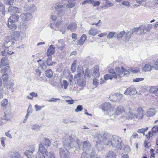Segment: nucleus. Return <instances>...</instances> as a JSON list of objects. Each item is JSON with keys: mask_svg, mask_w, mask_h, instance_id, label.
<instances>
[{"mask_svg": "<svg viewBox=\"0 0 158 158\" xmlns=\"http://www.w3.org/2000/svg\"><path fill=\"white\" fill-rule=\"evenodd\" d=\"M80 145L79 140L77 138H75L72 135L66 136L65 139L64 141L63 145L66 149V150L62 148L59 149V154L62 158H69L68 150L73 148H79Z\"/></svg>", "mask_w": 158, "mask_h": 158, "instance_id": "nucleus-1", "label": "nucleus"}, {"mask_svg": "<svg viewBox=\"0 0 158 158\" xmlns=\"http://www.w3.org/2000/svg\"><path fill=\"white\" fill-rule=\"evenodd\" d=\"M51 142L47 138H44L42 142L39 145L38 152L36 155L37 158H56L54 152H48L47 151L46 148L49 146Z\"/></svg>", "mask_w": 158, "mask_h": 158, "instance_id": "nucleus-2", "label": "nucleus"}, {"mask_svg": "<svg viewBox=\"0 0 158 158\" xmlns=\"http://www.w3.org/2000/svg\"><path fill=\"white\" fill-rule=\"evenodd\" d=\"M122 140L121 138L117 136H113L109 142L106 140L105 142L106 145H111L114 148L121 150L122 149Z\"/></svg>", "mask_w": 158, "mask_h": 158, "instance_id": "nucleus-3", "label": "nucleus"}, {"mask_svg": "<svg viewBox=\"0 0 158 158\" xmlns=\"http://www.w3.org/2000/svg\"><path fill=\"white\" fill-rule=\"evenodd\" d=\"M115 69L117 73H116L115 70L113 69H110L108 71L109 74H111L114 79H115L117 82L120 81L121 79V75L123 74V71L121 70V69L118 67L115 68Z\"/></svg>", "mask_w": 158, "mask_h": 158, "instance_id": "nucleus-4", "label": "nucleus"}, {"mask_svg": "<svg viewBox=\"0 0 158 158\" xmlns=\"http://www.w3.org/2000/svg\"><path fill=\"white\" fill-rule=\"evenodd\" d=\"M19 16L17 14L12 15L8 19V26L10 29H15L16 26L15 23L18 21Z\"/></svg>", "mask_w": 158, "mask_h": 158, "instance_id": "nucleus-5", "label": "nucleus"}, {"mask_svg": "<svg viewBox=\"0 0 158 158\" xmlns=\"http://www.w3.org/2000/svg\"><path fill=\"white\" fill-rule=\"evenodd\" d=\"M55 8L57 14L60 16H62L65 14L66 9L63 5L60 4L56 5Z\"/></svg>", "mask_w": 158, "mask_h": 158, "instance_id": "nucleus-6", "label": "nucleus"}, {"mask_svg": "<svg viewBox=\"0 0 158 158\" xmlns=\"http://www.w3.org/2000/svg\"><path fill=\"white\" fill-rule=\"evenodd\" d=\"M137 92L135 88L133 86L129 87L127 88L124 92V94L126 95H135L137 94Z\"/></svg>", "mask_w": 158, "mask_h": 158, "instance_id": "nucleus-7", "label": "nucleus"}, {"mask_svg": "<svg viewBox=\"0 0 158 158\" xmlns=\"http://www.w3.org/2000/svg\"><path fill=\"white\" fill-rule=\"evenodd\" d=\"M77 74L75 75L74 77V79L75 81H77V79H79V78L81 77L84 74V72L82 66H78L77 69Z\"/></svg>", "mask_w": 158, "mask_h": 158, "instance_id": "nucleus-8", "label": "nucleus"}, {"mask_svg": "<svg viewBox=\"0 0 158 158\" xmlns=\"http://www.w3.org/2000/svg\"><path fill=\"white\" fill-rule=\"evenodd\" d=\"M62 19H60L56 21H55L53 24L52 23L50 24L51 27L55 30H58L59 27L62 24Z\"/></svg>", "mask_w": 158, "mask_h": 158, "instance_id": "nucleus-9", "label": "nucleus"}, {"mask_svg": "<svg viewBox=\"0 0 158 158\" xmlns=\"http://www.w3.org/2000/svg\"><path fill=\"white\" fill-rule=\"evenodd\" d=\"M83 149L85 151L84 152L87 153L88 154H89V152L91 151V146L89 141H85L84 142Z\"/></svg>", "mask_w": 158, "mask_h": 158, "instance_id": "nucleus-10", "label": "nucleus"}, {"mask_svg": "<svg viewBox=\"0 0 158 158\" xmlns=\"http://www.w3.org/2000/svg\"><path fill=\"white\" fill-rule=\"evenodd\" d=\"M22 10L20 8H18L17 7L14 6H9L8 11L10 14H12L13 13H20L22 12Z\"/></svg>", "mask_w": 158, "mask_h": 158, "instance_id": "nucleus-11", "label": "nucleus"}, {"mask_svg": "<svg viewBox=\"0 0 158 158\" xmlns=\"http://www.w3.org/2000/svg\"><path fill=\"white\" fill-rule=\"evenodd\" d=\"M144 111L141 107L138 108L135 114V117L136 118L141 119L143 117Z\"/></svg>", "mask_w": 158, "mask_h": 158, "instance_id": "nucleus-12", "label": "nucleus"}, {"mask_svg": "<svg viewBox=\"0 0 158 158\" xmlns=\"http://www.w3.org/2000/svg\"><path fill=\"white\" fill-rule=\"evenodd\" d=\"M122 96V95L120 94L115 93L110 95V98L114 101L117 102L120 100Z\"/></svg>", "mask_w": 158, "mask_h": 158, "instance_id": "nucleus-13", "label": "nucleus"}, {"mask_svg": "<svg viewBox=\"0 0 158 158\" xmlns=\"http://www.w3.org/2000/svg\"><path fill=\"white\" fill-rule=\"evenodd\" d=\"M12 117L11 111L10 110H7L4 112L3 119L4 120L9 121L11 119Z\"/></svg>", "mask_w": 158, "mask_h": 158, "instance_id": "nucleus-14", "label": "nucleus"}, {"mask_svg": "<svg viewBox=\"0 0 158 158\" xmlns=\"http://www.w3.org/2000/svg\"><path fill=\"white\" fill-rule=\"evenodd\" d=\"M20 18L22 20L28 21L32 18V15L29 13H26L24 14H22L20 15Z\"/></svg>", "mask_w": 158, "mask_h": 158, "instance_id": "nucleus-15", "label": "nucleus"}, {"mask_svg": "<svg viewBox=\"0 0 158 158\" xmlns=\"http://www.w3.org/2000/svg\"><path fill=\"white\" fill-rule=\"evenodd\" d=\"M125 116L127 119H135V114L134 113L132 110L127 111L125 113Z\"/></svg>", "mask_w": 158, "mask_h": 158, "instance_id": "nucleus-16", "label": "nucleus"}, {"mask_svg": "<svg viewBox=\"0 0 158 158\" xmlns=\"http://www.w3.org/2000/svg\"><path fill=\"white\" fill-rule=\"evenodd\" d=\"M55 52V48L54 46L53 45H50L47 50V56H49L53 55L54 53Z\"/></svg>", "mask_w": 158, "mask_h": 158, "instance_id": "nucleus-17", "label": "nucleus"}, {"mask_svg": "<svg viewBox=\"0 0 158 158\" xmlns=\"http://www.w3.org/2000/svg\"><path fill=\"white\" fill-rule=\"evenodd\" d=\"M35 9V6L33 4L26 5L24 6V10L25 11H34Z\"/></svg>", "mask_w": 158, "mask_h": 158, "instance_id": "nucleus-18", "label": "nucleus"}, {"mask_svg": "<svg viewBox=\"0 0 158 158\" xmlns=\"http://www.w3.org/2000/svg\"><path fill=\"white\" fill-rule=\"evenodd\" d=\"M22 35H23V33L22 32H15L14 35V37L12 38L15 41L21 40L22 39Z\"/></svg>", "mask_w": 158, "mask_h": 158, "instance_id": "nucleus-19", "label": "nucleus"}, {"mask_svg": "<svg viewBox=\"0 0 158 158\" xmlns=\"http://www.w3.org/2000/svg\"><path fill=\"white\" fill-rule=\"evenodd\" d=\"M156 113L155 109L153 108H150L148 109L146 113V115L148 117H151L155 115Z\"/></svg>", "mask_w": 158, "mask_h": 158, "instance_id": "nucleus-20", "label": "nucleus"}, {"mask_svg": "<svg viewBox=\"0 0 158 158\" xmlns=\"http://www.w3.org/2000/svg\"><path fill=\"white\" fill-rule=\"evenodd\" d=\"M73 80L75 83H77L79 85L81 86H84L86 84L85 81L82 79L81 77L79 78V79H77L76 81H75L74 78H73Z\"/></svg>", "mask_w": 158, "mask_h": 158, "instance_id": "nucleus-21", "label": "nucleus"}, {"mask_svg": "<svg viewBox=\"0 0 158 158\" xmlns=\"http://www.w3.org/2000/svg\"><path fill=\"white\" fill-rule=\"evenodd\" d=\"M93 76L95 78H97L100 76V74L99 71V67L98 66H96L94 67Z\"/></svg>", "mask_w": 158, "mask_h": 158, "instance_id": "nucleus-22", "label": "nucleus"}, {"mask_svg": "<svg viewBox=\"0 0 158 158\" xmlns=\"http://www.w3.org/2000/svg\"><path fill=\"white\" fill-rule=\"evenodd\" d=\"M14 53V52L10 51L7 49H5L1 53V55L2 56H6V57L9 56L10 55Z\"/></svg>", "mask_w": 158, "mask_h": 158, "instance_id": "nucleus-23", "label": "nucleus"}, {"mask_svg": "<svg viewBox=\"0 0 158 158\" xmlns=\"http://www.w3.org/2000/svg\"><path fill=\"white\" fill-rule=\"evenodd\" d=\"M67 28L72 31H74L76 30L77 25L76 23L72 22L69 24Z\"/></svg>", "mask_w": 158, "mask_h": 158, "instance_id": "nucleus-24", "label": "nucleus"}, {"mask_svg": "<svg viewBox=\"0 0 158 158\" xmlns=\"http://www.w3.org/2000/svg\"><path fill=\"white\" fill-rule=\"evenodd\" d=\"M112 107V106L110 103H105L102 105V109L104 111H107Z\"/></svg>", "mask_w": 158, "mask_h": 158, "instance_id": "nucleus-25", "label": "nucleus"}, {"mask_svg": "<svg viewBox=\"0 0 158 158\" xmlns=\"http://www.w3.org/2000/svg\"><path fill=\"white\" fill-rule=\"evenodd\" d=\"M125 112V110L123 107L121 106H118L115 108V113L116 115H120Z\"/></svg>", "mask_w": 158, "mask_h": 158, "instance_id": "nucleus-26", "label": "nucleus"}, {"mask_svg": "<svg viewBox=\"0 0 158 158\" xmlns=\"http://www.w3.org/2000/svg\"><path fill=\"white\" fill-rule=\"evenodd\" d=\"M150 92L152 93L156 96H158V87L151 86L149 90Z\"/></svg>", "mask_w": 158, "mask_h": 158, "instance_id": "nucleus-27", "label": "nucleus"}, {"mask_svg": "<svg viewBox=\"0 0 158 158\" xmlns=\"http://www.w3.org/2000/svg\"><path fill=\"white\" fill-rule=\"evenodd\" d=\"M89 158H98L96 151L92 149L89 154Z\"/></svg>", "mask_w": 158, "mask_h": 158, "instance_id": "nucleus-28", "label": "nucleus"}, {"mask_svg": "<svg viewBox=\"0 0 158 158\" xmlns=\"http://www.w3.org/2000/svg\"><path fill=\"white\" fill-rule=\"evenodd\" d=\"M7 57L5 56L2 57L1 60V64L2 66L9 65V62Z\"/></svg>", "mask_w": 158, "mask_h": 158, "instance_id": "nucleus-29", "label": "nucleus"}, {"mask_svg": "<svg viewBox=\"0 0 158 158\" xmlns=\"http://www.w3.org/2000/svg\"><path fill=\"white\" fill-rule=\"evenodd\" d=\"M108 114L110 116H114L115 117L116 115V114L115 113V108L112 107L110 108L107 111Z\"/></svg>", "mask_w": 158, "mask_h": 158, "instance_id": "nucleus-30", "label": "nucleus"}, {"mask_svg": "<svg viewBox=\"0 0 158 158\" xmlns=\"http://www.w3.org/2000/svg\"><path fill=\"white\" fill-rule=\"evenodd\" d=\"M152 69L151 64H146L143 67L142 70L144 72H148L150 71Z\"/></svg>", "mask_w": 158, "mask_h": 158, "instance_id": "nucleus-31", "label": "nucleus"}, {"mask_svg": "<svg viewBox=\"0 0 158 158\" xmlns=\"http://www.w3.org/2000/svg\"><path fill=\"white\" fill-rule=\"evenodd\" d=\"M99 31L96 29L91 28L89 31V35L94 36L98 33Z\"/></svg>", "mask_w": 158, "mask_h": 158, "instance_id": "nucleus-32", "label": "nucleus"}, {"mask_svg": "<svg viewBox=\"0 0 158 158\" xmlns=\"http://www.w3.org/2000/svg\"><path fill=\"white\" fill-rule=\"evenodd\" d=\"M13 39L11 38L10 40H6L4 43V45L6 47L8 48L9 47L13 45L15 43L12 41Z\"/></svg>", "mask_w": 158, "mask_h": 158, "instance_id": "nucleus-33", "label": "nucleus"}, {"mask_svg": "<svg viewBox=\"0 0 158 158\" xmlns=\"http://www.w3.org/2000/svg\"><path fill=\"white\" fill-rule=\"evenodd\" d=\"M150 64L152 65V68L156 70L158 69V59L156 60H153Z\"/></svg>", "mask_w": 158, "mask_h": 158, "instance_id": "nucleus-34", "label": "nucleus"}, {"mask_svg": "<svg viewBox=\"0 0 158 158\" xmlns=\"http://www.w3.org/2000/svg\"><path fill=\"white\" fill-rule=\"evenodd\" d=\"M34 151V149L32 151L27 150L25 152L24 154L28 158H33V151Z\"/></svg>", "mask_w": 158, "mask_h": 158, "instance_id": "nucleus-35", "label": "nucleus"}, {"mask_svg": "<svg viewBox=\"0 0 158 158\" xmlns=\"http://www.w3.org/2000/svg\"><path fill=\"white\" fill-rule=\"evenodd\" d=\"M87 38V36L85 34L83 35L78 42L79 44L82 45L83 44Z\"/></svg>", "mask_w": 158, "mask_h": 158, "instance_id": "nucleus-36", "label": "nucleus"}, {"mask_svg": "<svg viewBox=\"0 0 158 158\" xmlns=\"http://www.w3.org/2000/svg\"><path fill=\"white\" fill-rule=\"evenodd\" d=\"M102 139L103 140H104V143L105 144V142L106 140L107 142H109L110 140L108 139V134L107 133H103L102 135H101Z\"/></svg>", "mask_w": 158, "mask_h": 158, "instance_id": "nucleus-37", "label": "nucleus"}, {"mask_svg": "<svg viewBox=\"0 0 158 158\" xmlns=\"http://www.w3.org/2000/svg\"><path fill=\"white\" fill-rule=\"evenodd\" d=\"M116 154L114 152L112 151L109 152L107 154V156L106 158H114L116 156Z\"/></svg>", "mask_w": 158, "mask_h": 158, "instance_id": "nucleus-38", "label": "nucleus"}, {"mask_svg": "<svg viewBox=\"0 0 158 158\" xmlns=\"http://www.w3.org/2000/svg\"><path fill=\"white\" fill-rule=\"evenodd\" d=\"M106 5L103 6H102V8L106 9L114 5L113 3L110 2L108 0H106Z\"/></svg>", "mask_w": 158, "mask_h": 158, "instance_id": "nucleus-39", "label": "nucleus"}, {"mask_svg": "<svg viewBox=\"0 0 158 158\" xmlns=\"http://www.w3.org/2000/svg\"><path fill=\"white\" fill-rule=\"evenodd\" d=\"M148 0H136V2L139 3V5H137V6H139L140 5L143 6L147 2Z\"/></svg>", "mask_w": 158, "mask_h": 158, "instance_id": "nucleus-40", "label": "nucleus"}, {"mask_svg": "<svg viewBox=\"0 0 158 158\" xmlns=\"http://www.w3.org/2000/svg\"><path fill=\"white\" fill-rule=\"evenodd\" d=\"M116 33L114 32H110L106 36L107 39H113L114 37H115L114 36Z\"/></svg>", "mask_w": 158, "mask_h": 158, "instance_id": "nucleus-41", "label": "nucleus"}, {"mask_svg": "<svg viewBox=\"0 0 158 158\" xmlns=\"http://www.w3.org/2000/svg\"><path fill=\"white\" fill-rule=\"evenodd\" d=\"M46 76L47 77L51 78L52 76L53 73L52 71L50 69H48L46 71Z\"/></svg>", "mask_w": 158, "mask_h": 158, "instance_id": "nucleus-42", "label": "nucleus"}, {"mask_svg": "<svg viewBox=\"0 0 158 158\" xmlns=\"http://www.w3.org/2000/svg\"><path fill=\"white\" fill-rule=\"evenodd\" d=\"M104 78L105 81L109 79L112 80L114 77L111 74H106L104 76Z\"/></svg>", "mask_w": 158, "mask_h": 158, "instance_id": "nucleus-43", "label": "nucleus"}, {"mask_svg": "<svg viewBox=\"0 0 158 158\" xmlns=\"http://www.w3.org/2000/svg\"><path fill=\"white\" fill-rule=\"evenodd\" d=\"M8 103V101L6 99H4L1 102V106L3 110L6 108Z\"/></svg>", "mask_w": 158, "mask_h": 158, "instance_id": "nucleus-44", "label": "nucleus"}, {"mask_svg": "<svg viewBox=\"0 0 158 158\" xmlns=\"http://www.w3.org/2000/svg\"><path fill=\"white\" fill-rule=\"evenodd\" d=\"M56 15L57 14H56V15L55 14H52L51 15V18L52 20L54 21V22L60 19H61L60 16H57Z\"/></svg>", "mask_w": 158, "mask_h": 158, "instance_id": "nucleus-45", "label": "nucleus"}, {"mask_svg": "<svg viewBox=\"0 0 158 158\" xmlns=\"http://www.w3.org/2000/svg\"><path fill=\"white\" fill-rule=\"evenodd\" d=\"M148 127H146L144 128H142V129H139L138 130L137 132L139 133L143 134V135H144V132L148 130Z\"/></svg>", "mask_w": 158, "mask_h": 158, "instance_id": "nucleus-46", "label": "nucleus"}, {"mask_svg": "<svg viewBox=\"0 0 158 158\" xmlns=\"http://www.w3.org/2000/svg\"><path fill=\"white\" fill-rule=\"evenodd\" d=\"M11 155L12 157L14 158H20V155L18 152H12Z\"/></svg>", "mask_w": 158, "mask_h": 158, "instance_id": "nucleus-47", "label": "nucleus"}, {"mask_svg": "<svg viewBox=\"0 0 158 158\" xmlns=\"http://www.w3.org/2000/svg\"><path fill=\"white\" fill-rule=\"evenodd\" d=\"M3 81V82L7 83L8 82V75L7 74H4L2 76Z\"/></svg>", "mask_w": 158, "mask_h": 158, "instance_id": "nucleus-48", "label": "nucleus"}, {"mask_svg": "<svg viewBox=\"0 0 158 158\" xmlns=\"http://www.w3.org/2000/svg\"><path fill=\"white\" fill-rule=\"evenodd\" d=\"M9 68V66H6L3 68H2L1 69V73L3 74H5L6 72L8 69Z\"/></svg>", "mask_w": 158, "mask_h": 158, "instance_id": "nucleus-49", "label": "nucleus"}, {"mask_svg": "<svg viewBox=\"0 0 158 158\" xmlns=\"http://www.w3.org/2000/svg\"><path fill=\"white\" fill-rule=\"evenodd\" d=\"M14 0H4V3L7 5H11L14 2Z\"/></svg>", "mask_w": 158, "mask_h": 158, "instance_id": "nucleus-50", "label": "nucleus"}, {"mask_svg": "<svg viewBox=\"0 0 158 158\" xmlns=\"http://www.w3.org/2000/svg\"><path fill=\"white\" fill-rule=\"evenodd\" d=\"M121 70H122L123 71V73H124V74H123V76H128L129 75V74H130L129 72L130 71H129H129L125 70L123 68V67H121Z\"/></svg>", "mask_w": 158, "mask_h": 158, "instance_id": "nucleus-51", "label": "nucleus"}, {"mask_svg": "<svg viewBox=\"0 0 158 158\" xmlns=\"http://www.w3.org/2000/svg\"><path fill=\"white\" fill-rule=\"evenodd\" d=\"M69 83L66 80H64L63 81V83L61 84L62 87L63 86L64 87V88L65 89H66L67 87L69 85Z\"/></svg>", "mask_w": 158, "mask_h": 158, "instance_id": "nucleus-52", "label": "nucleus"}, {"mask_svg": "<svg viewBox=\"0 0 158 158\" xmlns=\"http://www.w3.org/2000/svg\"><path fill=\"white\" fill-rule=\"evenodd\" d=\"M129 70L130 72L134 73H136L139 72L140 70L139 69H134V68H130L129 69Z\"/></svg>", "mask_w": 158, "mask_h": 158, "instance_id": "nucleus-53", "label": "nucleus"}, {"mask_svg": "<svg viewBox=\"0 0 158 158\" xmlns=\"http://www.w3.org/2000/svg\"><path fill=\"white\" fill-rule=\"evenodd\" d=\"M69 4H67L66 5V7L69 8H72L74 7L75 5V2H68Z\"/></svg>", "mask_w": 158, "mask_h": 158, "instance_id": "nucleus-54", "label": "nucleus"}, {"mask_svg": "<svg viewBox=\"0 0 158 158\" xmlns=\"http://www.w3.org/2000/svg\"><path fill=\"white\" fill-rule=\"evenodd\" d=\"M125 32V31H121L117 35V39L121 38L123 35H124Z\"/></svg>", "mask_w": 158, "mask_h": 158, "instance_id": "nucleus-55", "label": "nucleus"}, {"mask_svg": "<svg viewBox=\"0 0 158 158\" xmlns=\"http://www.w3.org/2000/svg\"><path fill=\"white\" fill-rule=\"evenodd\" d=\"M52 57L51 56H49L47 60V64L48 65H52Z\"/></svg>", "mask_w": 158, "mask_h": 158, "instance_id": "nucleus-56", "label": "nucleus"}, {"mask_svg": "<svg viewBox=\"0 0 158 158\" xmlns=\"http://www.w3.org/2000/svg\"><path fill=\"white\" fill-rule=\"evenodd\" d=\"M44 106H40L38 105H35V111H37L40 110L43 108L44 107Z\"/></svg>", "mask_w": 158, "mask_h": 158, "instance_id": "nucleus-57", "label": "nucleus"}, {"mask_svg": "<svg viewBox=\"0 0 158 158\" xmlns=\"http://www.w3.org/2000/svg\"><path fill=\"white\" fill-rule=\"evenodd\" d=\"M132 34V33L131 31H128L126 34V39H130Z\"/></svg>", "mask_w": 158, "mask_h": 158, "instance_id": "nucleus-58", "label": "nucleus"}, {"mask_svg": "<svg viewBox=\"0 0 158 158\" xmlns=\"http://www.w3.org/2000/svg\"><path fill=\"white\" fill-rule=\"evenodd\" d=\"M101 138H102L101 135L99 134H98L97 135V136L95 137L96 139H97V140L96 141L99 144H100L101 143Z\"/></svg>", "mask_w": 158, "mask_h": 158, "instance_id": "nucleus-59", "label": "nucleus"}, {"mask_svg": "<svg viewBox=\"0 0 158 158\" xmlns=\"http://www.w3.org/2000/svg\"><path fill=\"white\" fill-rule=\"evenodd\" d=\"M144 26L145 31L146 32V33L149 32L151 28L150 25L148 24L147 25H144Z\"/></svg>", "mask_w": 158, "mask_h": 158, "instance_id": "nucleus-60", "label": "nucleus"}, {"mask_svg": "<svg viewBox=\"0 0 158 158\" xmlns=\"http://www.w3.org/2000/svg\"><path fill=\"white\" fill-rule=\"evenodd\" d=\"M32 129L35 131H38L40 129V127L39 125H34L32 127Z\"/></svg>", "mask_w": 158, "mask_h": 158, "instance_id": "nucleus-61", "label": "nucleus"}, {"mask_svg": "<svg viewBox=\"0 0 158 158\" xmlns=\"http://www.w3.org/2000/svg\"><path fill=\"white\" fill-rule=\"evenodd\" d=\"M83 110L82 106L81 105H79L77 106V108L75 110V111L78 112L81 111Z\"/></svg>", "mask_w": 158, "mask_h": 158, "instance_id": "nucleus-62", "label": "nucleus"}, {"mask_svg": "<svg viewBox=\"0 0 158 158\" xmlns=\"http://www.w3.org/2000/svg\"><path fill=\"white\" fill-rule=\"evenodd\" d=\"M87 153L83 152L81 154L80 158H89Z\"/></svg>", "mask_w": 158, "mask_h": 158, "instance_id": "nucleus-63", "label": "nucleus"}, {"mask_svg": "<svg viewBox=\"0 0 158 158\" xmlns=\"http://www.w3.org/2000/svg\"><path fill=\"white\" fill-rule=\"evenodd\" d=\"M139 30L140 32L141 33H146V32L145 31V26L144 25H141L139 27H138Z\"/></svg>", "mask_w": 158, "mask_h": 158, "instance_id": "nucleus-64", "label": "nucleus"}]
</instances>
